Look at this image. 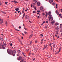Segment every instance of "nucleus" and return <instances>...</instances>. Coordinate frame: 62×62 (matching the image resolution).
<instances>
[{
    "instance_id": "nucleus-1",
    "label": "nucleus",
    "mask_w": 62,
    "mask_h": 62,
    "mask_svg": "<svg viewBox=\"0 0 62 62\" xmlns=\"http://www.w3.org/2000/svg\"><path fill=\"white\" fill-rule=\"evenodd\" d=\"M7 53L9 54H11L12 55H13L14 56H15V54H13V51L12 50H10L9 49H7Z\"/></svg>"
},
{
    "instance_id": "nucleus-2",
    "label": "nucleus",
    "mask_w": 62,
    "mask_h": 62,
    "mask_svg": "<svg viewBox=\"0 0 62 62\" xmlns=\"http://www.w3.org/2000/svg\"><path fill=\"white\" fill-rule=\"evenodd\" d=\"M22 56H20L18 57H17V59L18 60H21V59H22Z\"/></svg>"
},
{
    "instance_id": "nucleus-3",
    "label": "nucleus",
    "mask_w": 62,
    "mask_h": 62,
    "mask_svg": "<svg viewBox=\"0 0 62 62\" xmlns=\"http://www.w3.org/2000/svg\"><path fill=\"white\" fill-rule=\"evenodd\" d=\"M3 23V19L1 20V18H0V24Z\"/></svg>"
},
{
    "instance_id": "nucleus-4",
    "label": "nucleus",
    "mask_w": 62,
    "mask_h": 62,
    "mask_svg": "<svg viewBox=\"0 0 62 62\" xmlns=\"http://www.w3.org/2000/svg\"><path fill=\"white\" fill-rule=\"evenodd\" d=\"M37 6H40V3L39 2H38L37 3Z\"/></svg>"
},
{
    "instance_id": "nucleus-5",
    "label": "nucleus",
    "mask_w": 62,
    "mask_h": 62,
    "mask_svg": "<svg viewBox=\"0 0 62 62\" xmlns=\"http://www.w3.org/2000/svg\"><path fill=\"white\" fill-rule=\"evenodd\" d=\"M12 2H14V3H16V4H18V2L16 1L15 0H14V1H12Z\"/></svg>"
},
{
    "instance_id": "nucleus-6",
    "label": "nucleus",
    "mask_w": 62,
    "mask_h": 62,
    "mask_svg": "<svg viewBox=\"0 0 62 62\" xmlns=\"http://www.w3.org/2000/svg\"><path fill=\"white\" fill-rule=\"evenodd\" d=\"M17 52L18 54H21L20 53L21 52V51L19 50H17Z\"/></svg>"
},
{
    "instance_id": "nucleus-7",
    "label": "nucleus",
    "mask_w": 62,
    "mask_h": 62,
    "mask_svg": "<svg viewBox=\"0 0 62 62\" xmlns=\"http://www.w3.org/2000/svg\"><path fill=\"white\" fill-rule=\"evenodd\" d=\"M25 18H26L27 19H28L29 18V16H28L26 15L25 16Z\"/></svg>"
},
{
    "instance_id": "nucleus-8",
    "label": "nucleus",
    "mask_w": 62,
    "mask_h": 62,
    "mask_svg": "<svg viewBox=\"0 0 62 62\" xmlns=\"http://www.w3.org/2000/svg\"><path fill=\"white\" fill-rule=\"evenodd\" d=\"M21 54H16V55L17 56H20L21 55Z\"/></svg>"
},
{
    "instance_id": "nucleus-9",
    "label": "nucleus",
    "mask_w": 62,
    "mask_h": 62,
    "mask_svg": "<svg viewBox=\"0 0 62 62\" xmlns=\"http://www.w3.org/2000/svg\"><path fill=\"white\" fill-rule=\"evenodd\" d=\"M3 45L5 47H6V46H6V44L4 42H3Z\"/></svg>"
},
{
    "instance_id": "nucleus-10",
    "label": "nucleus",
    "mask_w": 62,
    "mask_h": 62,
    "mask_svg": "<svg viewBox=\"0 0 62 62\" xmlns=\"http://www.w3.org/2000/svg\"><path fill=\"white\" fill-rule=\"evenodd\" d=\"M43 7H41L40 8V10H42V9H43Z\"/></svg>"
},
{
    "instance_id": "nucleus-11",
    "label": "nucleus",
    "mask_w": 62,
    "mask_h": 62,
    "mask_svg": "<svg viewBox=\"0 0 62 62\" xmlns=\"http://www.w3.org/2000/svg\"><path fill=\"white\" fill-rule=\"evenodd\" d=\"M55 23V21L54 20H53L52 22L51 23L52 24L54 23Z\"/></svg>"
},
{
    "instance_id": "nucleus-12",
    "label": "nucleus",
    "mask_w": 62,
    "mask_h": 62,
    "mask_svg": "<svg viewBox=\"0 0 62 62\" xmlns=\"http://www.w3.org/2000/svg\"><path fill=\"white\" fill-rule=\"evenodd\" d=\"M58 29H59V28L58 27H56V30H57V31H58Z\"/></svg>"
},
{
    "instance_id": "nucleus-13",
    "label": "nucleus",
    "mask_w": 62,
    "mask_h": 62,
    "mask_svg": "<svg viewBox=\"0 0 62 62\" xmlns=\"http://www.w3.org/2000/svg\"><path fill=\"white\" fill-rule=\"evenodd\" d=\"M49 2L50 3H52V2H53V0H50Z\"/></svg>"
},
{
    "instance_id": "nucleus-14",
    "label": "nucleus",
    "mask_w": 62,
    "mask_h": 62,
    "mask_svg": "<svg viewBox=\"0 0 62 62\" xmlns=\"http://www.w3.org/2000/svg\"><path fill=\"white\" fill-rule=\"evenodd\" d=\"M15 10L16 11H18L19 10V8H16L15 9Z\"/></svg>"
},
{
    "instance_id": "nucleus-15",
    "label": "nucleus",
    "mask_w": 62,
    "mask_h": 62,
    "mask_svg": "<svg viewBox=\"0 0 62 62\" xmlns=\"http://www.w3.org/2000/svg\"><path fill=\"white\" fill-rule=\"evenodd\" d=\"M55 12L57 14H59V12H58V11L57 10H56Z\"/></svg>"
},
{
    "instance_id": "nucleus-16",
    "label": "nucleus",
    "mask_w": 62,
    "mask_h": 62,
    "mask_svg": "<svg viewBox=\"0 0 62 62\" xmlns=\"http://www.w3.org/2000/svg\"><path fill=\"white\" fill-rule=\"evenodd\" d=\"M51 12H48V15H51Z\"/></svg>"
},
{
    "instance_id": "nucleus-17",
    "label": "nucleus",
    "mask_w": 62,
    "mask_h": 62,
    "mask_svg": "<svg viewBox=\"0 0 62 62\" xmlns=\"http://www.w3.org/2000/svg\"><path fill=\"white\" fill-rule=\"evenodd\" d=\"M23 61H24V59H23L20 61L21 62H23Z\"/></svg>"
},
{
    "instance_id": "nucleus-18",
    "label": "nucleus",
    "mask_w": 62,
    "mask_h": 62,
    "mask_svg": "<svg viewBox=\"0 0 62 62\" xmlns=\"http://www.w3.org/2000/svg\"><path fill=\"white\" fill-rule=\"evenodd\" d=\"M1 12L3 13V14H6V13L4 12V11H1Z\"/></svg>"
},
{
    "instance_id": "nucleus-19",
    "label": "nucleus",
    "mask_w": 62,
    "mask_h": 62,
    "mask_svg": "<svg viewBox=\"0 0 62 62\" xmlns=\"http://www.w3.org/2000/svg\"><path fill=\"white\" fill-rule=\"evenodd\" d=\"M52 5H53V6H54V5H55V3L54 2H53L52 4Z\"/></svg>"
},
{
    "instance_id": "nucleus-20",
    "label": "nucleus",
    "mask_w": 62,
    "mask_h": 62,
    "mask_svg": "<svg viewBox=\"0 0 62 62\" xmlns=\"http://www.w3.org/2000/svg\"><path fill=\"white\" fill-rule=\"evenodd\" d=\"M2 48L3 49H5V47L4 46V45H2Z\"/></svg>"
},
{
    "instance_id": "nucleus-21",
    "label": "nucleus",
    "mask_w": 62,
    "mask_h": 62,
    "mask_svg": "<svg viewBox=\"0 0 62 62\" xmlns=\"http://www.w3.org/2000/svg\"><path fill=\"white\" fill-rule=\"evenodd\" d=\"M24 33H25V34H26V35H27V34H28V33H27V32L26 31H24Z\"/></svg>"
},
{
    "instance_id": "nucleus-22",
    "label": "nucleus",
    "mask_w": 62,
    "mask_h": 62,
    "mask_svg": "<svg viewBox=\"0 0 62 62\" xmlns=\"http://www.w3.org/2000/svg\"><path fill=\"white\" fill-rule=\"evenodd\" d=\"M33 1L34 2H35V3H37V1L36 0H33Z\"/></svg>"
},
{
    "instance_id": "nucleus-23",
    "label": "nucleus",
    "mask_w": 62,
    "mask_h": 62,
    "mask_svg": "<svg viewBox=\"0 0 62 62\" xmlns=\"http://www.w3.org/2000/svg\"><path fill=\"white\" fill-rule=\"evenodd\" d=\"M0 38V40H2V41L4 40V39L1 38Z\"/></svg>"
},
{
    "instance_id": "nucleus-24",
    "label": "nucleus",
    "mask_w": 62,
    "mask_h": 62,
    "mask_svg": "<svg viewBox=\"0 0 62 62\" xmlns=\"http://www.w3.org/2000/svg\"><path fill=\"white\" fill-rule=\"evenodd\" d=\"M55 25H58V23H56L55 24Z\"/></svg>"
},
{
    "instance_id": "nucleus-25",
    "label": "nucleus",
    "mask_w": 62,
    "mask_h": 62,
    "mask_svg": "<svg viewBox=\"0 0 62 62\" xmlns=\"http://www.w3.org/2000/svg\"><path fill=\"white\" fill-rule=\"evenodd\" d=\"M60 28H62V24H60Z\"/></svg>"
},
{
    "instance_id": "nucleus-26",
    "label": "nucleus",
    "mask_w": 62,
    "mask_h": 62,
    "mask_svg": "<svg viewBox=\"0 0 62 62\" xmlns=\"http://www.w3.org/2000/svg\"><path fill=\"white\" fill-rule=\"evenodd\" d=\"M16 50H14L13 51V52H14V54H16Z\"/></svg>"
},
{
    "instance_id": "nucleus-27",
    "label": "nucleus",
    "mask_w": 62,
    "mask_h": 62,
    "mask_svg": "<svg viewBox=\"0 0 62 62\" xmlns=\"http://www.w3.org/2000/svg\"><path fill=\"white\" fill-rule=\"evenodd\" d=\"M52 17V15H50L48 16V18H50V17Z\"/></svg>"
},
{
    "instance_id": "nucleus-28",
    "label": "nucleus",
    "mask_w": 62,
    "mask_h": 62,
    "mask_svg": "<svg viewBox=\"0 0 62 62\" xmlns=\"http://www.w3.org/2000/svg\"><path fill=\"white\" fill-rule=\"evenodd\" d=\"M47 47V45H46V46H45L44 47V49H45Z\"/></svg>"
},
{
    "instance_id": "nucleus-29",
    "label": "nucleus",
    "mask_w": 62,
    "mask_h": 62,
    "mask_svg": "<svg viewBox=\"0 0 62 62\" xmlns=\"http://www.w3.org/2000/svg\"><path fill=\"white\" fill-rule=\"evenodd\" d=\"M15 30H16L17 31H20V30H17V29H15Z\"/></svg>"
},
{
    "instance_id": "nucleus-30",
    "label": "nucleus",
    "mask_w": 62,
    "mask_h": 62,
    "mask_svg": "<svg viewBox=\"0 0 62 62\" xmlns=\"http://www.w3.org/2000/svg\"><path fill=\"white\" fill-rule=\"evenodd\" d=\"M45 28L46 29H47V26H45Z\"/></svg>"
},
{
    "instance_id": "nucleus-31",
    "label": "nucleus",
    "mask_w": 62,
    "mask_h": 62,
    "mask_svg": "<svg viewBox=\"0 0 62 62\" xmlns=\"http://www.w3.org/2000/svg\"><path fill=\"white\" fill-rule=\"evenodd\" d=\"M32 41H31L30 43V45H31V44H32Z\"/></svg>"
},
{
    "instance_id": "nucleus-32",
    "label": "nucleus",
    "mask_w": 62,
    "mask_h": 62,
    "mask_svg": "<svg viewBox=\"0 0 62 62\" xmlns=\"http://www.w3.org/2000/svg\"><path fill=\"white\" fill-rule=\"evenodd\" d=\"M31 54V51H30L29 53V55H30V54Z\"/></svg>"
},
{
    "instance_id": "nucleus-33",
    "label": "nucleus",
    "mask_w": 62,
    "mask_h": 62,
    "mask_svg": "<svg viewBox=\"0 0 62 62\" xmlns=\"http://www.w3.org/2000/svg\"><path fill=\"white\" fill-rule=\"evenodd\" d=\"M24 29L25 30H27V29L26 28H25V27H24Z\"/></svg>"
},
{
    "instance_id": "nucleus-34",
    "label": "nucleus",
    "mask_w": 62,
    "mask_h": 62,
    "mask_svg": "<svg viewBox=\"0 0 62 62\" xmlns=\"http://www.w3.org/2000/svg\"><path fill=\"white\" fill-rule=\"evenodd\" d=\"M33 34H31L30 36L31 37H32V36H33Z\"/></svg>"
},
{
    "instance_id": "nucleus-35",
    "label": "nucleus",
    "mask_w": 62,
    "mask_h": 62,
    "mask_svg": "<svg viewBox=\"0 0 62 62\" xmlns=\"http://www.w3.org/2000/svg\"><path fill=\"white\" fill-rule=\"evenodd\" d=\"M7 22H6V25H8V23H7Z\"/></svg>"
},
{
    "instance_id": "nucleus-36",
    "label": "nucleus",
    "mask_w": 62,
    "mask_h": 62,
    "mask_svg": "<svg viewBox=\"0 0 62 62\" xmlns=\"http://www.w3.org/2000/svg\"><path fill=\"white\" fill-rule=\"evenodd\" d=\"M2 3L0 2V6H1V5H2Z\"/></svg>"
},
{
    "instance_id": "nucleus-37",
    "label": "nucleus",
    "mask_w": 62,
    "mask_h": 62,
    "mask_svg": "<svg viewBox=\"0 0 62 62\" xmlns=\"http://www.w3.org/2000/svg\"><path fill=\"white\" fill-rule=\"evenodd\" d=\"M56 33L57 34L58 33V31H56Z\"/></svg>"
},
{
    "instance_id": "nucleus-38",
    "label": "nucleus",
    "mask_w": 62,
    "mask_h": 62,
    "mask_svg": "<svg viewBox=\"0 0 62 62\" xmlns=\"http://www.w3.org/2000/svg\"><path fill=\"white\" fill-rule=\"evenodd\" d=\"M2 46V45L1 44H0V48H1V47Z\"/></svg>"
},
{
    "instance_id": "nucleus-39",
    "label": "nucleus",
    "mask_w": 62,
    "mask_h": 62,
    "mask_svg": "<svg viewBox=\"0 0 62 62\" xmlns=\"http://www.w3.org/2000/svg\"><path fill=\"white\" fill-rule=\"evenodd\" d=\"M43 15H45V13H43Z\"/></svg>"
},
{
    "instance_id": "nucleus-40",
    "label": "nucleus",
    "mask_w": 62,
    "mask_h": 62,
    "mask_svg": "<svg viewBox=\"0 0 62 62\" xmlns=\"http://www.w3.org/2000/svg\"><path fill=\"white\" fill-rule=\"evenodd\" d=\"M8 4V2H5V5H7Z\"/></svg>"
},
{
    "instance_id": "nucleus-41",
    "label": "nucleus",
    "mask_w": 62,
    "mask_h": 62,
    "mask_svg": "<svg viewBox=\"0 0 62 62\" xmlns=\"http://www.w3.org/2000/svg\"><path fill=\"white\" fill-rule=\"evenodd\" d=\"M40 35L41 37H43V35H42V34H41Z\"/></svg>"
},
{
    "instance_id": "nucleus-42",
    "label": "nucleus",
    "mask_w": 62,
    "mask_h": 62,
    "mask_svg": "<svg viewBox=\"0 0 62 62\" xmlns=\"http://www.w3.org/2000/svg\"><path fill=\"white\" fill-rule=\"evenodd\" d=\"M53 50V48H52V47H51V51H52V50Z\"/></svg>"
},
{
    "instance_id": "nucleus-43",
    "label": "nucleus",
    "mask_w": 62,
    "mask_h": 62,
    "mask_svg": "<svg viewBox=\"0 0 62 62\" xmlns=\"http://www.w3.org/2000/svg\"><path fill=\"white\" fill-rule=\"evenodd\" d=\"M51 19H52V17H50V18L49 19V20H50Z\"/></svg>"
},
{
    "instance_id": "nucleus-44",
    "label": "nucleus",
    "mask_w": 62,
    "mask_h": 62,
    "mask_svg": "<svg viewBox=\"0 0 62 62\" xmlns=\"http://www.w3.org/2000/svg\"><path fill=\"white\" fill-rule=\"evenodd\" d=\"M24 10L25 11H27L28 10V9H27V10Z\"/></svg>"
},
{
    "instance_id": "nucleus-45",
    "label": "nucleus",
    "mask_w": 62,
    "mask_h": 62,
    "mask_svg": "<svg viewBox=\"0 0 62 62\" xmlns=\"http://www.w3.org/2000/svg\"><path fill=\"white\" fill-rule=\"evenodd\" d=\"M55 5H56V8H57V4H56Z\"/></svg>"
},
{
    "instance_id": "nucleus-46",
    "label": "nucleus",
    "mask_w": 62,
    "mask_h": 62,
    "mask_svg": "<svg viewBox=\"0 0 62 62\" xmlns=\"http://www.w3.org/2000/svg\"><path fill=\"white\" fill-rule=\"evenodd\" d=\"M22 35H23V36H24V34L23 33H22Z\"/></svg>"
},
{
    "instance_id": "nucleus-47",
    "label": "nucleus",
    "mask_w": 62,
    "mask_h": 62,
    "mask_svg": "<svg viewBox=\"0 0 62 62\" xmlns=\"http://www.w3.org/2000/svg\"><path fill=\"white\" fill-rule=\"evenodd\" d=\"M35 11H33V13H35Z\"/></svg>"
},
{
    "instance_id": "nucleus-48",
    "label": "nucleus",
    "mask_w": 62,
    "mask_h": 62,
    "mask_svg": "<svg viewBox=\"0 0 62 62\" xmlns=\"http://www.w3.org/2000/svg\"><path fill=\"white\" fill-rule=\"evenodd\" d=\"M19 29H21V27L19 26Z\"/></svg>"
},
{
    "instance_id": "nucleus-49",
    "label": "nucleus",
    "mask_w": 62,
    "mask_h": 62,
    "mask_svg": "<svg viewBox=\"0 0 62 62\" xmlns=\"http://www.w3.org/2000/svg\"><path fill=\"white\" fill-rule=\"evenodd\" d=\"M10 46H12V43L10 44Z\"/></svg>"
},
{
    "instance_id": "nucleus-50",
    "label": "nucleus",
    "mask_w": 62,
    "mask_h": 62,
    "mask_svg": "<svg viewBox=\"0 0 62 62\" xmlns=\"http://www.w3.org/2000/svg\"><path fill=\"white\" fill-rule=\"evenodd\" d=\"M59 16H61V14H59Z\"/></svg>"
},
{
    "instance_id": "nucleus-51",
    "label": "nucleus",
    "mask_w": 62,
    "mask_h": 62,
    "mask_svg": "<svg viewBox=\"0 0 62 62\" xmlns=\"http://www.w3.org/2000/svg\"><path fill=\"white\" fill-rule=\"evenodd\" d=\"M22 54H23V55H24V53L23 52L22 53Z\"/></svg>"
},
{
    "instance_id": "nucleus-52",
    "label": "nucleus",
    "mask_w": 62,
    "mask_h": 62,
    "mask_svg": "<svg viewBox=\"0 0 62 62\" xmlns=\"http://www.w3.org/2000/svg\"><path fill=\"white\" fill-rule=\"evenodd\" d=\"M34 9L36 10H37V9H36V7H34Z\"/></svg>"
},
{
    "instance_id": "nucleus-53",
    "label": "nucleus",
    "mask_w": 62,
    "mask_h": 62,
    "mask_svg": "<svg viewBox=\"0 0 62 62\" xmlns=\"http://www.w3.org/2000/svg\"><path fill=\"white\" fill-rule=\"evenodd\" d=\"M24 11H22V13H24Z\"/></svg>"
},
{
    "instance_id": "nucleus-54",
    "label": "nucleus",
    "mask_w": 62,
    "mask_h": 62,
    "mask_svg": "<svg viewBox=\"0 0 62 62\" xmlns=\"http://www.w3.org/2000/svg\"><path fill=\"white\" fill-rule=\"evenodd\" d=\"M47 15H48L47 14H46V17H47Z\"/></svg>"
},
{
    "instance_id": "nucleus-55",
    "label": "nucleus",
    "mask_w": 62,
    "mask_h": 62,
    "mask_svg": "<svg viewBox=\"0 0 62 62\" xmlns=\"http://www.w3.org/2000/svg\"><path fill=\"white\" fill-rule=\"evenodd\" d=\"M51 45H52V43H50L49 44L50 46H51Z\"/></svg>"
},
{
    "instance_id": "nucleus-56",
    "label": "nucleus",
    "mask_w": 62,
    "mask_h": 62,
    "mask_svg": "<svg viewBox=\"0 0 62 62\" xmlns=\"http://www.w3.org/2000/svg\"><path fill=\"white\" fill-rule=\"evenodd\" d=\"M60 11H61V12H62V9H60Z\"/></svg>"
},
{
    "instance_id": "nucleus-57",
    "label": "nucleus",
    "mask_w": 62,
    "mask_h": 62,
    "mask_svg": "<svg viewBox=\"0 0 62 62\" xmlns=\"http://www.w3.org/2000/svg\"><path fill=\"white\" fill-rule=\"evenodd\" d=\"M35 43H37V40L35 41Z\"/></svg>"
},
{
    "instance_id": "nucleus-58",
    "label": "nucleus",
    "mask_w": 62,
    "mask_h": 62,
    "mask_svg": "<svg viewBox=\"0 0 62 62\" xmlns=\"http://www.w3.org/2000/svg\"><path fill=\"white\" fill-rule=\"evenodd\" d=\"M46 14H48V13H47V12H46Z\"/></svg>"
},
{
    "instance_id": "nucleus-59",
    "label": "nucleus",
    "mask_w": 62,
    "mask_h": 62,
    "mask_svg": "<svg viewBox=\"0 0 62 62\" xmlns=\"http://www.w3.org/2000/svg\"><path fill=\"white\" fill-rule=\"evenodd\" d=\"M46 23H48V21H46Z\"/></svg>"
},
{
    "instance_id": "nucleus-60",
    "label": "nucleus",
    "mask_w": 62,
    "mask_h": 62,
    "mask_svg": "<svg viewBox=\"0 0 62 62\" xmlns=\"http://www.w3.org/2000/svg\"><path fill=\"white\" fill-rule=\"evenodd\" d=\"M18 13H20V11H18Z\"/></svg>"
},
{
    "instance_id": "nucleus-61",
    "label": "nucleus",
    "mask_w": 62,
    "mask_h": 62,
    "mask_svg": "<svg viewBox=\"0 0 62 62\" xmlns=\"http://www.w3.org/2000/svg\"><path fill=\"white\" fill-rule=\"evenodd\" d=\"M41 41H43V39H42L41 40Z\"/></svg>"
},
{
    "instance_id": "nucleus-62",
    "label": "nucleus",
    "mask_w": 62,
    "mask_h": 62,
    "mask_svg": "<svg viewBox=\"0 0 62 62\" xmlns=\"http://www.w3.org/2000/svg\"><path fill=\"white\" fill-rule=\"evenodd\" d=\"M35 60V58H34L33 59V60Z\"/></svg>"
},
{
    "instance_id": "nucleus-63",
    "label": "nucleus",
    "mask_w": 62,
    "mask_h": 62,
    "mask_svg": "<svg viewBox=\"0 0 62 62\" xmlns=\"http://www.w3.org/2000/svg\"><path fill=\"white\" fill-rule=\"evenodd\" d=\"M26 51L27 52V51H28V50L27 49L26 50Z\"/></svg>"
},
{
    "instance_id": "nucleus-64",
    "label": "nucleus",
    "mask_w": 62,
    "mask_h": 62,
    "mask_svg": "<svg viewBox=\"0 0 62 62\" xmlns=\"http://www.w3.org/2000/svg\"><path fill=\"white\" fill-rule=\"evenodd\" d=\"M62 32V30H61V32Z\"/></svg>"
}]
</instances>
